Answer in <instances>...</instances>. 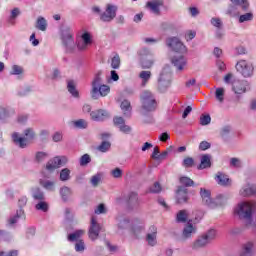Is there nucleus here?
I'll use <instances>...</instances> for the list:
<instances>
[{
	"label": "nucleus",
	"instance_id": "14",
	"mask_svg": "<svg viewBox=\"0 0 256 256\" xmlns=\"http://www.w3.org/2000/svg\"><path fill=\"white\" fill-rule=\"evenodd\" d=\"M200 195H201L204 205H207V207H210V209H215V207H217V205H219L218 201L213 200L211 198V191H209L205 188H201Z\"/></svg>",
	"mask_w": 256,
	"mask_h": 256
},
{
	"label": "nucleus",
	"instance_id": "15",
	"mask_svg": "<svg viewBox=\"0 0 256 256\" xmlns=\"http://www.w3.org/2000/svg\"><path fill=\"white\" fill-rule=\"evenodd\" d=\"M101 236L105 237V228L101 225H91L88 230L89 239L97 241Z\"/></svg>",
	"mask_w": 256,
	"mask_h": 256
},
{
	"label": "nucleus",
	"instance_id": "62",
	"mask_svg": "<svg viewBox=\"0 0 256 256\" xmlns=\"http://www.w3.org/2000/svg\"><path fill=\"white\" fill-rule=\"evenodd\" d=\"M209 123H211V116L209 114L202 115L200 117V124L201 125H209Z\"/></svg>",
	"mask_w": 256,
	"mask_h": 256
},
{
	"label": "nucleus",
	"instance_id": "8",
	"mask_svg": "<svg viewBox=\"0 0 256 256\" xmlns=\"http://www.w3.org/2000/svg\"><path fill=\"white\" fill-rule=\"evenodd\" d=\"M166 45L175 53H187V46L177 37L167 38Z\"/></svg>",
	"mask_w": 256,
	"mask_h": 256
},
{
	"label": "nucleus",
	"instance_id": "55",
	"mask_svg": "<svg viewBox=\"0 0 256 256\" xmlns=\"http://www.w3.org/2000/svg\"><path fill=\"white\" fill-rule=\"evenodd\" d=\"M252 20H253V13L251 12H248L239 17V23H245V21H252Z\"/></svg>",
	"mask_w": 256,
	"mask_h": 256
},
{
	"label": "nucleus",
	"instance_id": "59",
	"mask_svg": "<svg viewBox=\"0 0 256 256\" xmlns=\"http://www.w3.org/2000/svg\"><path fill=\"white\" fill-rule=\"evenodd\" d=\"M23 73V67L19 65H13L10 75H21Z\"/></svg>",
	"mask_w": 256,
	"mask_h": 256
},
{
	"label": "nucleus",
	"instance_id": "60",
	"mask_svg": "<svg viewBox=\"0 0 256 256\" xmlns=\"http://www.w3.org/2000/svg\"><path fill=\"white\" fill-rule=\"evenodd\" d=\"M111 175L115 179H121V177H123V170H121V168H115L114 170L111 171Z\"/></svg>",
	"mask_w": 256,
	"mask_h": 256
},
{
	"label": "nucleus",
	"instance_id": "31",
	"mask_svg": "<svg viewBox=\"0 0 256 256\" xmlns=\"http://www.w3.org/2000/svg\"><path fill=\"white\" fill-rule=\"evenodd\" d=\"M189 212L187 210H180L176 214L177 223H187L189 225Z\"/></svg>",
	"mask_w": 256,
	"mask_h": 256
},
{
	"label": "nucleus",
	"instance_id": "5",
	"mask_svg": "<svg viewBox=\"0 0 256 256\" xmlns=\"http://www.w3.org/2000/svg\"><path fill=\"white\" fill-rule=\"evenodd\" d=\"M24 135L26 138L20 137L17 132L12 134V139L15 145H18L21 149L27 147V139H35V131L32 128H27L24 130Z\"/></svg>",
	"mask_w": 256,
	"mask_h": 256
},
{
	"label": "nucleus",
	"instance_id": "46",
	"mask_svg": "<svg viewBox=\"0 0 256 256\" xmlns=\"http://www.w3.org/2000/svg\"><path fill=\"white\" fill-rule=\"evenodd\" d=\"M215 97L219 103H223L225 101V89L217 88L215 92Z\"/></svg>",
	"mask_w": 256,
	"mask_h": 256
},
{
	"label": "nucleus",
	"instance_id": "53",
	"mask_svg": "<svg viewBox=\"0 0 256 256\" xmlns=\"http://www.w3.org/2000/svg\"><path fill=\"white\" fill-rule=\"evenodd\" d=\"M75 251L77 253H83V251H85V241L78 240V242L75 244Z\"/></svg>",
	"mask_w": 256,
	"mask_h": 256
},
{
	"label": "nucleus",
	"instance_id": "17",
	"mask_svg": "<svg viewBox=\"0 0 256 256\" xmlns=\"http://www.w3.org/2000/svg\"><path fill=\"white\" fill-rule=\"evenodd\" d=\"M241 197H256V184L247 183L239 191Z\"/></svg>",
	"mask_w": 256,
	"mask_h": 256
},
{
	"label": "nucleus",
	"instance_id": "50",
	"mask_svg": "<svg viewBox=\"0 0 256 256\" xmlns=\"http://www.w3.org/2000/svg\"><path fill=\"white\" fill-rule=\"evenodd\" d=\"M90 183L92 187H99V184L101 183V174H96L91 177Z\"/></svg>",
	"mask_w": 256,
	"mask_h": 256
},
{
	"label": "nucleus",
	"instance_id": "27",
	"mask_svg": "<svg viewBox=\"0 0 256 256\" xmlns=\"http://www.w3.org/2000/svg\"><path fill=\"white\" fill-rule=\"evenodd\" d=\"M146 7L151 10L152 13L159 15L160 7H163V0H152L147 2Z\"/></svg>",
	"mask_w": 256,
	"mask_h": 256
},
{
	"label": "nucleus",
	"instance_id": "37",
	"mask_svg": "<svg viewBox=\"0 0 256 256\" xmlns=\"http://www.w3.org/2000/svg\"><path fill=\"white\" fill-rule=\"evenodd\" d=\"M141 67L142 69H151V67H153V59H151V56L141 57Z\"/></svg>",
	"mask_w": 256,
	"mask_h": 256
},
{
	"label": "nucleus",
	"instance_id": "16",
	"mask_svg": "<svg viewBox=\"0 0 256 256\" xmlns=\"http://www.w3.org/2000/svg\"><path fill=\"white\" fill-rule=\"evenodd\" d=\"M116 222L118 225H139L143 223V220L139 218H130L126 214L120 213L116 216Z\"/></svg>",
	"mask_w": 256,
	"mask_h": 256
},
{
	"label": "nucleus",
	"instance_id": "21",
	"mask_svg": "<svg viewBox=\"0 0 256 256\" xmlns=\"http://www.w3.org/2000/svg\"><path fill=\"white\" fill-rule=\"evenodd\" d=\"M90 117L92 121H105L106 119H109V112L104 109L94 110L90 113Z\"/></svg>",
	"mask_w": 256,
	"mask_h": 256
},
{
	"label": "nucleus",
	"instance_id": "33",
	"mask_svg": "<svg viewBox=\"0 0 256 256\" xmlns=\"http://www.w3.org/2000/svg\"><path fill=\"white\" fill-rule=\"evenodd\" d=\"M193 215H194V217H192L188 220V225H197V223L201 222V219H203V216L205 214L201 210H195L193 212Z\"/></svg>",
	"mask_w": 256,
	"mask_h": 256
},
{
	"label": "nucleus",
	"instance_id": "25",
	"mask_svg": "<svg viewBox=\"0 0 256 256\" xmlns=\"http://www.w3.org/2000/svg\"><path fill=\"white\" fill-rule=\"evenodd\" d=\"M141 205V200H139V194L137 192H131L128 195V207L129 209H137Z\"/></svg>",
	"mask_w": 256,
	"mask_h": 256
},
{
	"label": "nucleus",
	"instance_id": "4",
	"mask_svg": "<svg viewBox=\"0 0 256 256\" xmlns=\"http://www.w3.org/2000/svg\"><path fill=\"white\" fill-rule=\"evenodd\" d=\"M142 109L147 113L157 109V101L150 91H144L141 95Z\"/></svg>",
	"mask_w": 256,
	"mask_h": 256
},
{
	"label": "nucleus",
	"instance_id": "6",
	"mask_svg": "<svg viewBox=\"0 0 256 256\" xmlns=\"http://www.w3.org/2000/svg\"><path fill=\"white\" fill-rule=\"evenodd\" d=\"M25 205H27V197L23 196L18 200L19 210H17L16 215L8 220L9 225H15V223H19L20 220L25 221V210H23Z\"/></svg>",
	"mask_w": 256,
	"mask_h": 256
},
{
	"label": "nucleus",
	"instance_id": "51",
	"mask_svg": "<svg viewBox=\"0 0 256 256\" xmlns=\"http://www.w3.org/2000/svg\"><path fill=\"white\" fill-rule=\"evenodd\" d=\"M163 190V188L161 187V184L159 182H155L150 188H149V192L150 193H160Z\"/></svg>",
	"mask_w": 256,
	"mask_h": 256
},
{
	"label": "nucleus",
	"instance_id": "42",
	"mask_svg": "<svg viewBox=\"0 0 256 256\" xmlns=\"http://www.w3.org/2000/svg\"><path fill=\"white\" fill-rule=\"evenodd\" d=\"M96 149L97 151H100V153H107V151L111 149V142L104 140Z\"/></svg>",
	"mask_w": 256,
	"mask_h": 256
},
{
	"label": "nucleus",
	"instance_id": "43",
	"mask_svg": "<svg viewBox=\"0 0 256 256\" xmlns=\"http://www.w3.org/2000/svg\"><path fill=\"white\" fill-rule=\"evenodd\" d=\"M110 92H111V88L105 84H102L98 88V98L99 97H107V95H109Z\"/></svg>",
	"mask_w": 256,
	"mask_h": 256
},
{
	"label": "nucleus",
	"instance_id": "56",
	"mask_svg": "<svg viewBox=\"0 0 256 256\" xmlns=\"http://www.w3.org/2000/svg\"><path fill=\"white\" fill-rule=\"evenodd\" d=\"M113 123H114V126L119 129L125 123V119H123V117L116 116V117L113 118Z\"/></svg>",
	"mask_w": 256,
	"mask_h": 256
},
{
	"label": "nucleus",
	"instance_id": "28",
	"mask_svg": "<svg viewBox=\"0 0 256 256\" xmlns=\"http://www.w3.org/2000/svg\"><path fill=\"white\" fill-rule=\"evenodd\" d=\"M215 179L218 185H221L222 187H229L231 185V179L223 173L218 172Z\"/></svg>",
	"mask_w": 256,
	"mask_h": 256
},
{
	"label": "nucleus",
	"instance_id": "11",
	"mask_svg": "<svg viewBox=\"0 0 256 256\" xmlns=\"http://www.w3.org/2000/svg\"><path fill=\"white\" fill-rule=\"evenodd\" d=\"M233 5H230L227 10L228 15H237V7H240L242 11H248L249 2L247 0H230Z\"/></svg>",
	"mask_w": 256,
	"mask_h": 256
},
{
	"label": "nucleus",
	"instance_id": "63",
	"mask_svg": "<svg viewBox=\"0 0 256 256\" xmlns=\"http://www.w3.org/2000/svg\"><path fill=\"white\" fill-rule=\"evenodd\" d=\"M230 166L239 168L241 167V160L239 158H231L230 159Z\"/></svg>",
	"mask_w": 256,
	"mask_h": 256
},
{
	"label": "nucleus",
	"instance_id": "19",
	"mask_svg": "<svg viewBox=\"0 0 256 256\" xmlns=\"http://www.w3.org/2000/svg\"><path fill=\"white\" fill-rule=\"evenodd\" d=\"M249 85V82L246 80H234L232 83V89L236 95H242V93H245L247 91V86Z\"/></svg>",
	"mask_w": 256,
	"mask_h": 256
},
{
	"label": "nucleus",
	"instance_id": "12",
	"mask_svg": "<svg viewBox=\"0 0 256 256\" xmlns=\"http://www.w3.org/2000/svg\"><path fill=\"white\" fill-rule=\"evenodd\" d=\"M101 75H103V71H98L92 81V90L90 93L91 97L95 100L99 99V88L103 85V78H101Z\"/></svg>",
	"mask_w": 256,
	"mask_h": 256
},
{
	"label": "nucleus",
	"instance_id": "7",
	"mask_svg": "<svg viewBox=\"0 0 256 256\" xmlns=\"http://www.w3.org/2000/svg\"><path fill=\"white\" fill-rule=\"evenodd\" d=\"M61 41L68 51L75 49V40L73 39V30L71 28L66 27L62 29Z\"/></svg>",
	"mask_w": 256,
	"mask_h": 256
},
{
	"label": "nucleus",
	"instance_id": "57",
	"mask_svg": "<svg viewBox=\"0 0 256 256\" xmlns=\"http://www.w3.org/2000/svg\"><path fill=\"white\" fill-rule=\"evenodd\" d=\"M211 25L219 30L223 29V21H221L220 18H212Z\"/></svg>",
	"mask_w": 256,
	"mask_h": 256
},
{
	"label": "nucleus",
	"instance_id": "34",
	"mask_svg": "<svg viewBox=\"0 0 256 256\" xmlns=\"http://www.w3.org/2000/svg\"><path fill=\"white\" fill-rule=\"evenodd\" d=\"M67 90L76 99H79V91L77 90V86H75V81L68 80L67 81Z\"/></svg>",
	"mask_w": 256,
	"mask_h": 256
},
{
	"label": "nucleus",
	"instance_id": "32",
	"mask_svg": "<svg viewBox=\"0 0 256 256\" xmlns=\"http://www.w3.org/2000/svg\"><path fill=\"white\" fill-rule=\"evenodd\" d=\"M85 235V230H76L73 233H70L68 235V241H70L71 243L75 242H79L82 241L83 239H81V237H83Z\"/></svg>",
	"mask_w": 256,
	"mask_h": 256
},
{
	"label": "nucleus",
	"instance_id": "61",
	"mask_svg": "<svg viewBox=\"0 0 256 256\" xmlns=\"http://www.w3.org/2000/svg\"><path fill=\"white\" fill-rule=\"evenodd\" d=\"M130 229H131V233H133L135 237H138L141 231H143V226L134 225Z\"/></svg>",
	"mask_w": 256,
	"mask_h": 256
},
{
	"label": "nucleus",
	"instance_id": "39",
	"mask_svg": "<svg viewBox=\"0 0 256 256\" xmlns=\"http://www.w3.org/2000/svg\"><path fill=\"white\" fill-rule=\"evenodd\" d=\"M72 191L71 188L67 187V186H63L60 189V195L62 197V201H68L69 197H71L72 195Z\"/></svg>",
	"mask_w": 256,
	"mask_h": 256
},
{
	"label": "nucleus",
	"instance_id": "3",
	"mask_svg": "<svg viewBox=\"0 0 256 256\" xmlns=\"http://www.w3.org/2000/svg\"><path fill=\"white\" fill-rule=\"evenodd\" d=\"M173 79V75L169 71V68H164L158 78V86L157 89L159 93H167L169 87H171V81Z\"/></svg>",
	"mask_w": 256,
	"mask_h": 256
},
{
	"label": "nucleus",
	"instance_id": "40",
	"mask_svg": "<svg viewBox=\"0 0 256 256\" xmlns=\"http://www.w3.org/2000/svg\"><path fill=\"white\" fill-rule=\"evenodd\" d=\"M36 29L39 31H47V20L43 17H38L36 21Z\"/></svg>",
	"mask_w": 256,
	"mask_h": 256
},
{
	"label": "nucleus",
	"instance_id": "47",
	"mask_svg": "<svg viewBox=\"0 0 256 256\" xmlns=\"http://www.w3.org/2000/svg\"><path fill=\"white\" fill-rule=\"evenodd\" d=\"M111 67L112 69H119L121 67V57H119V54H115L112 58Z\"/></svg>",
	"mask_w": 256,
	"mask_h": 256
},
{
	"label": "nucleus",
	"instance_id": "58",
	"mask_svg": "<svg viewBox=\"0 0 256 256\" xmlns=\"http://www.w3.org/2000/svg\"><path fill=\"white\" fill-rule=\"evenodd\" d=\"M47 159V153L45 152H37L35 156L36 163H41L42 161H45Z\"/></svg>",
	"mask_w": 256,
	"mask_h": 256
},
{
	"label": "nucleus",
	"instance_id": "44",
	"mask_svg": "<svg viewBox=\"0 0 256 256\" xmlns=\"http://www.w3.org/2000/svg\"><path fill=\"white\" fill-rule=\"evenodd\" d=\"M71 179V170L69 168H63L60 171V181H69Z\"/></svg>",
	"mask_w": 256,
	"mask_h": 256
},
{
	"label": "nucleus",
	"instance_id": "24",
	"mask_svg": "<svg viewBox=\"0 0 256 256\" xmlns=\"http://www.w3.org/2000/svg\"><path fill=\"white\" fill-rule=\"evenodd\" d=\"M82 41L78 42L77 47L79 51H85L89 45H91L92 40H91V34L89 32H85L81 36Z\"/></svg>",
	"mask_w": 256,
	"mask_h": 256
},
{
	"label": "nucleus",
	"instance_id": "54",
	"mask_svg": "<svg viewBox=\"0 0 256 256\" xmlns=\"http://www.w3.org/2000/svg\"><path fill=\"white\" fill-rule=\"evenodd\" d=\"M94 213L96 215H105V213H107V208L105 207V204H99L94 210Z\"/></svg>",
	"mask_w": 256,
	"mask_h": 256
},
{
	"label": "nucleus",
	"instance_id": "18",
	"mask_svg": "<svg viewBox=\"0 0 256 256\" xmlns=\"http://www.w3.org/2000/svg\"><path fill=\"white\" fill-rule=\"evenodd\" d=\"M188 190L185 186H179L176 191V203L178 205H183L189 201V196L187 195Z\"/></svg>",
	"mask_w": 256,
	"mask_h": 256
},
{
	"label": "nucleus",
	"instance_id": "49",
	"mask_svg": "<svg viewBox=\"0 0 256 256\" xmlns=\"http://www.w3.org/2000/svg\"><path fill=\"white\" fill-rule=\"evenodd\" d=\"M10 115L9 108L0 106V121L7 119Z\"/></svg>",
	"mask_w": 256,
	"mask_h": 256
},
{
	"label": "nucleus",
	"instance_id": "22",
	"mask_svg": "<svg viewBox=\"0 0 256 256\" xmlns=\"http://www.w3.org/2000/svg\"><path fill=\"white\" fill-rule=\"evenodd\" d=\"M195 233H197V226L185 225L182 230V236L180 238V241H187V239H191V237H193Z\"/></svg>",
	"mask_w": 256,
	"mask_h": 256
},
{
	"label": "nucleus",
	"instance_id": "41",
	"mask_svg": "<svg viewBox=\"0 0 256 256\" xmlns=\"http://www.w3.org/2000/svg\"><path fill=\"white\" fill-rule=\"evenodd\" d=\"M140 79H142V87H145L151 79V71H141L139 74Z\"/></svg>",
	"mask_w": 256,
	"mask_h": 256
},
{
	"label": "nucleus",
	"instance_id": "1",
	"mask_svg": "<svg viewBox=\"0 0 256 256\" xmlns=\"http://www.w3.org/2000/svg\"><path fill=\"white\" fill-rule=\"evenodd\" d=\"M235 213L241 221H244V223H247L248 225H256L255 206L252 203L242 202L238 204Z\"/></svg>",
	"mask_w": 256,
	"mask_h": 256
},
{
	"label": "nucleus",
	"instance_id": "52",
	"mask_svg": "<svg viewBox=\"0 0 256 256\" xmlns=\"http://www.w3.org/2000/svg\"><path fill=\"white\" fill-rule=\"evenodd\" d=\"M91 161V156L89 154H84L80 157V166L85 167V165H89Z\"/></svg>",
	"mask_w": 256,
	"mask_h": 256
},
{
	"label": "nucleus",
	"instance_id": "30",
	"mask_svg": "<svg viewBox=\"0 0 256 256\" xmlns=\"http://www.w3.org/2000/svg\"><path fill=\"white\" fill-rule=\"evenodd\" d=\"M253 242H246L242 245L240 256H253Z\"/></svg>",
	"mask_w": 256,
	"mask_h": 256
},
{
	"label": "nucleus",
	"instance_id": "45",
	"mask_svg": "<svg viewBox=\"0 0 256 256\" xmlns=\"http://www.w3.org/2000/svg\"><path fill=\"white\" fill-rule=\"evenodd\" d=\"M73 125L76 129H87L88 123L85 119H79L73 122Z\"/></svg>",
	"mask_w": 256,
	"mask_h": 256
},
{
	"label": "nucleus",
	"instance_id": "29",
	"mask_svg": "<svg viewBox=\"0 0 256 256\" xmlns=\"http://www.w3.org/2000/svg\"><path fill=\"white\" fill-rule=\"evenodd\" d=\"M32 198L34 201H45V192L39 187H34L31 189Z\"/></svg>",
	"mask_w": 256,
	"mask_h": 256
},
{
	"label": "nucleus",
	"instance_id": "9",
	"mask_svg": "<svg viewBox=\"0 0 256 256\" xmlns=\"http://www.w3.org/2000/svg\"><path fill=\"white\" fill-rule=\"evenodd\" d=\"M236 70L241 73L242 77H252L253 76V64L247 62V60H240L236 64Z\"/></svg>",
	"mask_w": 256,
	"mask_h": 256
},
{
	"label": "nucleus",
	"instance_id": "10",
	"mask_svg": "<svg viewBox=\"0 0 256 256\" xmlns=\"http://www.w3.org/2000/svg\"><path fill=\"white\" fill-rule=\"evenodd\" d=\"M115 17H117V6L112 4H107L106 10L100 14V20L103 23H111Z\"/></svg>",
	"mask_w": 256,
	"mask_h": 256
},
{
	"label": "nucleus",
	"instance_id": "2",
	"mask_svg": "<svg viewBox=\"0 0 256 256\" xmlns=\"http://www.w3.org/2000/svg\"><path fill=\"white\" fill-rule=\"evenodd\" d=\"M215 239H217V230L209 229L196 237V239L191 243V249L192 251L205 249L208 245H211Z\"/></svg>",
	"mask_w": 256,
	"mask_h": 256
},
{
	"label": "nucleus",
	"instance_id": "64",
	"mask_svg": "<svg viewBox=\"0 0 256 256\" xmlns=\"http://www.w3.org/2000/svg\"><path fill=\"white\" fill-rule=\"evenodd\" d=\"M194 164H195V160H193V158L191 157H187L183 160L184 167H191Z\"/></svg>",
	"mask_w": 256,
	"mask_h": 256
},
{
	"label": "nucleus",
	"instance_id": "48",
	"mask_svg": "<svg viewBox=\"0 0 256 256\" xmlns=\"http://www.w3.org/2000/svg\"><path fill=\"white\" fill-rule=\"evenodd\" d=\"M180 183L181 185H184V187H193V185H195V182L186 176L180 178Z\"/></svg>",
	"mask_w": 256,
	"mask_h": 256
},
{
	"label": "nucleus",
	"instance_id": "36",
	"mask_svg": "<svg viewBox=\"0 0 256 256\" xmlns=\"http://www.w3.org/2000/svg\"><path fill=\"white\" fill-rule=\"evenodd\" d=\"M120 107L125 117H131V102L124 100L122 101Z\"/></svg>",
	"mask_w": 256,
	"mask_h": 256
},
{
	"label": "nucleus",
	"instance_id": "23",
	"mask_svg": "<svg viewBox=\"0 0 256 256\" xmlns=\"http://www.w3.org/2000/svg\"><path fill=\"white\" fill-rule=\"evenodd\" d=\"M171 63L176 67L177 71H185L187 67V58L184 56H174Z\"/></svg>",
	"mask_w": 256,
	"mask_h": 256
},
{
	"label": "nucleus",
	"instance_id": "38",
	"mask_svg": "<svg viewBox=\"0 0 256 256\" xmlns=\"http://www.w3.org/2000/svg\"><path fill=\"white\" fill-rule=\"evenodd\" d=\"M39 203L35 205L36 211H42V213H47L49 211V203L45 200H38Z\"/></svg>",
	"mask_w": 256,
	"mask_h": 256
},
{
	"label": "nucleus",
	"instance_id": "20",
	"mask_svg": "<svg viewBox=\"0 0 256 256\" xmlns=\"http://www.w3.org/2000/svg\"><path fill=\"white\" fill-rule=\"evenodd\" d=\"M146 241L150 247H155V245H157V226L152 225L149 227L146 234Z\"/></svg>",
	"mask_w": 256,
	"mask_h": 256
},
{
	"label": "nucleus",
	"instance_id": "13",
	"mask_svg": "<svg viewBox=\"0 0 256 256\" xmlns=\"http://www.w3.org/2000/svg\"><path fill=\"white\" fill-rule=\"evenodd\" d=\"M67 164V157L65 156H56L53 159L49 160L46 164V170L53 172L55 169H59L62 165Z\"/></svg>",
	"mask_w": 256,
	"mask_h": 256
},
{
	"label": "nucleus",
	"instance_id": "26",
	"mask_svg": "<svg viewBox=\"0 0 256 256\" xmlns=\"http://www.w3.org/2000/svg\"><path fill=\"white\" fill-rule=\"evenodd\" d=\"M211 154H204L201 156L200 158V164L197 167V169L199 171L203 170V169H210L212 163H211Z\"/></svg>",
	"mask_w": 256,
	"mask_h": 256
},
{
	"label": "nucleus",
	"instance_id": "35",
	"mask_svg": "<svg viewBox=\"0 0 256 256\" xmlns=\"http://www.w3.org/2000/svg\"><path fill=\"white\" fill-rule=\"evenodd\" d=\"M40 185L46 191L54 192L55 191V181L51 180H40Z\"/></svg>",
	"mask_w": 256,
	"mask_h": 256
}]
</instances>
